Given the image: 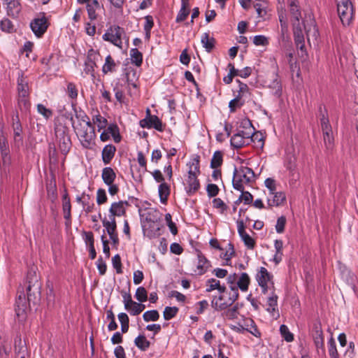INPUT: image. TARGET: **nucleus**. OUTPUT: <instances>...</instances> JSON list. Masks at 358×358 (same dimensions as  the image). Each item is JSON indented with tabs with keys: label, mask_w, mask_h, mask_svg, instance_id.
I'll return each instance as SVG.
<instances>
[{
	"label": "nucleus",
	"mask_w": 358,
	"mask_h": 358,
	"mask_svg": "<svg viewBox=\"0 0 358 358\" xmlns=\"http://www.w3.org/2000/svg\"><path fill=\"white\" fill-rule=\"evenodd\" d=\"M26 283L27 296L24 292H18L19 294L15 301V310L20 320L26 318L31 303L36 305L41 300V282L39 280V275L33 268L27 272Z\"/></svg>",
	"instance_id": "1"
},
{
	"label": "nucleus",
	"mask_w": 358,
	"mask_h": 358,
	"mask_svg": "<svg viewBox=\"0 0 358 358\" xmlns=\"http://www.w3.org/2000/svg\"><path fill=\"white\" fill-rule=\"evenodd\" d=\"M189 168L187 178L185 180V189L189 196L194 195L200 189V182L198 176L200 171V157L196 155L187 164Z\"/></svg>",
	"instance_id": "2"
},
{
	"label": "nucleus",
	"mask_w": 358,
	"mask_h": 358,
	"mask_svg": "<svg viewBox=\"0 0 358 358\" xmlns=\"http://www.w3.org/2000/svg\"><path fill=\"white\" fill-rule=\"evenodd\" d=\"M255 174L253 170L249 167L241 166L234 167L233 172L232 185L238 191H243L245 185H249L255 181Z\"/></svg>",
	"instance_id": "3"
},
{
	"label": "nucleus",
	"mask_w": 358,
	"mask_h": 358,
	"mask_svg": "<svg viewBox=\"0 0 358 358\" xmlns=\"http://www.w3.org/2000/svg\"><path fill=\"white\" fill-rule=\"evenodd\" d=\"M69 128L59 124L55 127V134L59 148L63 155H66L71 148V141Z\"/></svg>",
	"instance_id": "4"
},
{
	"label": "nucleus",
	"mask_w": 358,
	"mask_h": 358,
	"mask_svg": "<svg viewBox=\"0 0 358 358\" xmlns=\"http://www.w3.org/2000/svg\"><path fill=\"white\" fill-rule=\"evenodd\" d=\"M70 120L72 122V127L76 132V135L80 138V143L85 148H90L92 144V141L95 137L96 134L92 130L88 131L87 128L85 127L83 123L78 122L75 124L73 117H71Z\"/></svg>",
	"instance_id": "5"
},
{
	"label": "nucleus",
	"mask_w": 358,
	"mask_h": 358,
	"mask_svg": "<svg viewBox=\"0 0 358 358\" xmlns=\"http://www.w3.org/2000/svg\"><path fill=\"white\" fill-rule=\"evenodd\" d=\"M103 38L113 45H128L129 39L123 28L119 26L110 27L103 35Z\"/></svg>",
	"instance_id": "6"
},
{
	"label": "nucleus",
	"mask_w": 358,
	"mask_h": 358,
	"mask_svg": "<svg viewBox=\"0 0 358 358\" xmlns=\"http://www.w3.org/2000/svg\"><path fill=\"white\" fill-rule=\"evenodd\" d=\"M338 16L343 25H349L353 18L354 8L350 0H340L337 3Z\"/></svg>",
	"instance_id": "7"
},
{
	"label": "nucleus",
	"mask_w": 358,
	"mask_h": 358,
	"mask_svg": "<svg viewBox=\"0 0 358 358\" xmlns=\"http://www.w3.org/2000/svg\"><path fill=\"white\" fill-rule=\"evenodd\" d=\"M139 124L142 128H154L159 131H163L164 129L162 120L157 115H151L148 108L146 111V117L140 120Z\"/></svg>",
	"instance_id": "8"
},
{
	"label": "nucleus",
	"mask_w": 358,
	"mask_h": 358,
	"mask_svg": "<svg viewBox=\"0 0 358 358\" xmlns=\"http://www.w3.org/2000/svg\"><path fill=\"white\" fill-rule=\"evenodd\" d=\"M30 27L36 36H41L48 27V22L45 13H39V15L31 21Z\"/></svg>",
	"instance_id": "9"
},
{
	"label": "nucleus",
	"mask_w": 358,
	"mask_h": 358,
	"mask_svg": "<svg viewBox=\"0 0 358 358\" xmlns=\"http://www.w3.org/2000/svg\"><path fill=\"white\" fill-rule=\"evenodd\" d=\"M311 335L316 348L323 349L324 338L322 324L319 320H316L313 323Z\"/></svg>",
	"instance_id": "10"
},
{
	"label": "nucleus",
	"mask_w": 358,
	"mask_h": 358,
	"mask_svg": "<svg viewBox=\"0 0 358 358\" xmlns=\"http://www.w3.org/2000/svg\"><path fill=\"white\" fill-rule=\"evenodd\" d=\"M12 128L13 130V138L15 143L20 146L22 145L23 143V137H22V127L20 122L18 113H17L15 115H13L12 117Z\"/></svg>",
	"instance_id": "11"
},
{
	"label": "nucleus",
	"mask_w": 358,
	"mask_h": 358,
	"mask_svg": "<svg viewBox=\"0 0 358 358\" xmlns=\"http://www.w3.org/2000/svg\"><path fill=\"white\" fill-rule=\"evenodd\" d=\"M306 33V38L308 45H316L320 43L319 31L313 20L310 24L304 26Z\"/></svg>",
	"instance_id": "12"
},
{
	"label": "nucleus",
	"mask_w": 358,
	"mask_h": 358,
	"mask_svg": "<svg viewBox=\"0 0 358 358\" xmlns=\"http://www.w3.org/2000/svg\"><path fill=\"white\" fill-rule=\"evenodd\" d=\"M238 233L243 241L245 245L250 250L255 248V241L245 231V225L243 220L237 221Z\"/></svg>",
	"instance_id": "13"
},
{
	"label": "nucleus",
	"mask_w": 358,
	"mask_h": 358,
	"mask_svg": "<svg viewBox=\"0 0 358 358\" xmlns=\"http://www.w3.org/2000/svg\"><path fill=\"white\" fill-rule=\"evenodd\" d=\"M318 112L322 134L332 132V128L329 123L327 110L322 104L319 106Z\"/></svg>",
	"instance_id": "14"
},
{
	"label": "nucleus",
	"mask_w": 358,
	"mask_h": 358,
	"mask_svg": "<svg viewBox=\"0 0 358 358\" xmlns=\"http://www.w3.org/2000/svg\"><path fill=\"white\" fill-rule=\"evenodd\" d=\"M292 23L299 24L301 18V12L297 0H287Z\"/></svg>",
	"instance_id": "15"
},
{
	"label": "nucleus",
	"mask_w": 358,
	"mask_h": 358,
	"mask_svg": "<svg viewBox=\"0 0 358 358\" xmlns=\"http://www.w3.org/2000/svg\"><path fill=\"white\" fill-rule=\"evenodd\" d=\"M6 4L7 15L13 18L18 17L22 10L19 0H3Z\"/></svg>",
	"instance_id": "16"
},
{
	"label": "nucleus",
	"mask_w": 358,
	"mask_h": 358,
	"mask_svg": "<svg viewBox=\"0 0 358 358\" xmlns=\"http://www.w3.org/2000/svg\"><path fill=\"white\" fill-rule=\"evenodd\" d=\"M273 275L269 273L267 269L264 267H260L257 273L256 274L255 278L259 284L270 283L272 288L274 289V282L273 281Z\"/></svg>",
	"instance_id": "17"
},
{
	"label": "nucleus",
	"mask_w": 358,
	"mask_h": 358,
	"mask_svg": "<svg viewBox=\"0 0 358 358\" xmlns=\"http://www.w3.org/2000/svg\"><path fill=\"white\" fill-rule=\"evenodd\" d=\"M196 252L198 258L196 268L198 270V274L201 275L208 271V269L211 266V264L210 261L207 259L201 250H196Z\"/></svg>",
	"instance_id": "18"
},
{
	"label": "nucleus",
	"mask_w": 358,
	"mask_h": 358,
	"mask_svg": "<svg viewBox=\"0 0 358 358\" xmlns=\"http://www.w3.org/2000/svg\"><path fill=\"white\" fill-rule=\"evenodd\" d=\"M116 148L113 144H108L104 146L101 152V158L105 165L109 164L116 152Z\"/></svg>",
	"instance_id": "19"
},
{
	"label": "nucleus",
	"mask_w": 358,
	"mask_h": 358,
	"mask_svg": "<svg viewBox=\"0 0 358 358\" xmlns=\"http://www.w3.org/2000/svg\"><path fill=\"white\" fill-rule=\"evenodd\" d=\"M17 92L18 96H29L28 81L22 72L19 73L17 78Z\"/></svg>",
	"instance_id": "20"
},
{
	"label": "nucleus",
	"mask_w": 358,
	"mask_h": 358,
	"mask_svg": "<svg viewBox=\"0 0 358 358\" xmlns=\"http://www.w3.org/2000/svg\"><path fill=\"white\" fill-rule=\"evenodd\" d=\"M71 199L67 192V190L65 189L64 194L62 195V210L64 213V217L66 220L70 221L71 217Z\"/></svg>",
	"instance_id": "21"
},
{
	"label": "nucleus",
	"mask_w": 358,
	"mask_h": 358,
	"mask_svg": "<svg viewBox=\"0 0 358 358\" xmlns=\"http://www.w3.org/2000/svg\"><path fill=\"white\" fill-rule=\"evenodd\" d=\"M125 76L129 86L137 88L136 82L138 79V75L136 69L132 67H128L125 69Z\"/></svg>",
	"instance_id": "22"
},
{
	"label": "nucleus",
	"mask_w": 358,
	"mask_h": 358,
	"mask_svg": "<svg viewBox=\"0 0 358 358\" xmlns=\"http://www.w3.org/2000/svg\"><path fill=\"white\" fill-rule=\"evenodd\" d=\"M160 222H157L156 223H148V226L146 229H144V233H147V236L149 238H154L158 237L160 235V229H161Z\"/></svg>",
	"instance_id": "23"
},
{
	"label": "nucleus",
	"mask_w": 358,
	"mask_h": 358,
	"mask_svg": "<svg viewBox=\"0 0 358 358\" xmlns=\"http://www.w3.org/2000/svg\"><path fill=\"white\" fill-rule=\"evenodd\" d=\"M87 11L88 17L91 20H95L97 18V10L101 8L97 0H92L87 3Z\"/></svg>",
	"instance_id": "24"
},
{
	"label": "nucleus",
	"mask_w": 358,
	"mask_h": 358,
	"mask_svg": "<svg viewBox=\"0 0 358 358\" xmlns=\"http://www.w3.org/2000/svg\"><path fill=\"white\" fill-rule=\"evenodd\" d=\"M101 178L106 185H112L115 180L116 173L111 167L107 166L102 170Z\"/></svg>",
	"instance_id": "25"
},
{
	"label": "nucleus",
	"mask_w": 358,
	"mask_h": 358,
	"mask_svg": "<svg viewBox=\"0 0 358 358\" xmlns=\"http://www.w3.org/2000/svg\"><path fill=\"white\" fill-rule=\"evenodd\" d=\"M109 213V217L115 218V216L120 217L126 214V208L124 206H122V202H114L111 204Z\"/></svg>",
	"instance_id": "26"
},
{
	"label": "nucleus",
	"mask_w": 358,
	"mask_h": 358,
	"mask_svg": "<svg viewBox=\"0 0 358 358\" xmlns=\"http://www.w3.org/2000/svg\"><path fill=\"white\" fill-rule=\"evenodd\" d=\"M189 0H181V8L179 10L176 21L177 22H182L186 20L189 14Z\"/></svg>",
	"instance_id": "27"
},
{
	"label": "nucleus",
	"mask_w": 358,
	"mask_h": 358,
	"mask_svg": "<svg viewBox=\"0 0 358 358\" xmlns=\"http://www.w3.org/2000/svg\"><path fill=\"white\" fill-rule=\"evenodd\" d=\"M273 195V199H268L267 204L269 207L279 206L282 205L286 199L285 194L282 192H276Z\"/></svg>",
	"instance_id": "28"
},
{
	"label": "nucleus",
	"mask_w": 358,
	"mask_h": 358,
	"mask_svg": "<svg viewBox=\"0 0 358 358\" xmlns=\"http://www.w3.org/2000/svg\"><path fill=\"white\" fill-rule=\"evenodd\" d=\"M268 87L273 90V94L280 98L282 95V85L279 76L277 73L273 75V80L268 84Z\"/></svg>",
	"instance_id": "29"
},
{
	"label": "nucleus",
	"mask_w": 358,
	"mask_h": 358,
	"mask_svg": "<svg viewBox=\"0 0 358 358\" xmlns=\"http://www.w3.org/2000/svg\"><path fill=\"white\" fill-rule=\"evenodd\" d=\"M245 329L246 331L250 332L251 334L257 338L261 336V333L257 329L255 321L251 318H246L244 320Z\"/></svg>",
	"instance_id": "30"
},
{
	"label": "nucleus",
	"mask_w": 358,
	"mask_h": 358,
	"mask_svg": "<svg viewBox=\"0 0 358 358\" xmlns=\"http://www.w3.org/2000/svg\"><path fill=\"white\" fill-rule=\"evenodd\" d=\"M158 192L161 203H166L171 192L170 186L166 182L161 183L159 185Z\"/></svg>",
	"instance_id": "31"
},
{
	"label": "nucleus",
	"mask_w": 358,
	"mask_h": 358,
	"mask_svg": "<svg viewBox=\"0 0 358 358\" xmlns=\"http://www.w3.org/2000/svg\"><path fill=\"white\" fill-rule=\"evenodd\" d=\"M293 26V34H294V41L296 45H304L305 43V38L304 35L303 34V31L301 29V27L300 26V22L299 24L296 23H292Z\"/></svg>",
	"instance_id": "32"
},
{
	"label": "nucleus",
	"mask_w": 358,
	"mask_h": 358,
	"mask_svg": "<svg viewBox=\"0 0 358 358\" xmlns=\"http://www.w3.org/2000/svg\"><path fill=\"white\" fill-rule=\"evenodd\" d=\"M268 6V2L266 0H256L254 3L257 13L259 17H263L266 14V9Z\"/></svg>",
	"instance_id": "33"
},
{
	"label": "nucleus",
	"mask_w": 358,
	"mask_h": 358,
	"mask_svg": "<svg viewBox=\"0 0 358 358\" xmlns=\"http://www.w3.org/2000/svg\"><path fill=\"white\" fill-rule=\"evenodd\" d=\"M243 128L246 129V131H239L237 134H239L243 139L248 140L250 143V136L252 135V130H255L250 120H245L241 123Z\"/></svg>",
	"instance_id": "34"
},
{
	"label": "nucleus",
	"mask_w": 358,
	"mask_h": 358,
	"mask_svg": "<svg viewBox=\"0 0 358 358\" xmlns=\"http://www.w3.org/2000/svg\"><path fill=\"white\" fill-rule=\"evenodd\" d=\"M128 284V290L122 289L120 292V294L123 298V303L124 305L125 310H129V308H131V305L134 302V301L132 300L131 295L130 293V287H131V282L130 281L127 282Z\"/></svg>",
	"instance_id": "35"
},
{
	"label": "nucleus",
	"mask_w": 358,
	"mask_h": 358,
	"mask_svg": "<svg viewBox=\"0 0 358 358\" xmlns=\"http://www.w3.org/2000/svg\"><path fill=\"white\" fill-rule=\"evenodd\" d=\"M250 282V278L248 273H242L237 280L236 286L242 292H246Z\"/></svg>",
	"instance_id": "36"
},
{
	"label": "nucleus",
	"mask_w": 358,
	"mask_h": 358,
	"mask_svg": "<svg viewBox=\"0 0 358 358\" xmlns=\"http://www.w3.org/2000/svg\"><path fill=\"white\" fill-rule=\"evenodd\" d=\"M231 145L236 149L241 148L245 145H249L248 140H245L240 136L239 134H235L231 138Z\"/></svg>",
	"instance_id": "37"
},
{
	"label": "nucleus",
	"mask_w": 358,
	"mask_h": 358,
	"mask_svg": "<svg viewBox=\"0 0 358 358\" xmlns=\"http://www.w3.org/2000/svg\"><path fill=\"white\" fill-rule=\"evenodd\" d=\"M134 343L141 351L147 350L150 346V342L146 339L144 335L138 336L134 340Z\"/></svg>",
	"instance_id": "38"
},
{
	"label": "nucleus",
	"mask_w": 358,
	"mask_h": 358,
	"mask_svg": "<svg viewBox=\"0 0 358 358\" xmlns=\"http://www.w3.org/2000/svg\"><path fill=\"white\" fill-rule=\"evenodd\" d=\"M14 350L15 354L20 355L21 354H26L27 352V346L25 343H24L21 339L20 336H17L15 338L14 341Z\"/></svg>",
	"instance_id": "39"
},
{
	"label": "nucleus",
	"mask_w": 358,
	"mask_h": 358,
	"mask_svg": "<svg viewBox=\"0 0 358 358\" xmlns=\"http://www.w3.org/2000/svg\"><path fill=\"white\" fill-rule=\"evenodd\" d=\"M108 133L111 135L115 143H118L121 141L122 137L120 134L119 127L116 124H110L108 126Z\"/></svg>",
	"instance_id": "40"
},
{
	"label": "nucleus",
	"mask_w": 358,
	"mask_h": 358,
	"mask_svg": "<svg viewBox=\"0 0 358 358\" xmlns=\"http://www.w3.org/2000/svg\"><path fill=\"white\" fill-rule=\"evenodd\" d=\"M131 63L136 66H141L143 62L142 53L137 48H132L130 50Z\"/></svg>",
	"instance_id": "41"
},
{
	"label": "nucleus",
	"mask_w": 358,
	"mask_h": 358,
	"mask_svg": "<svg viewBox=\"0 0 358 358\" xmlns=\"http://www.w3.org/2000/svg\"><path fill=\"white\" fill-rule=\"evenodd\" d=\"M160 213L157 209H150L145 215V221L147 223H156L160 222Z\"/></svg>",
	"instance_id": "42"
},
{
	"label": "nucleus",
	"mask_w": 358,
	"mask_h": 358,
	"mask_svg": "<svg viewBox=\"0 0 358 358\" xmlns=\"http://www.w3.org/2000/svg\"><path fill=\"white\" fill-rule=\"evenodd\" d=\"M223 162V154L221 151L217 150L213 153L210 162V167L212 169H217L221 166Z\"/></svg>",
	"instance_id": "43"
},
{
	"label": "nucleus",
	"mask_w": 358,
	"mask_h": 358,
	"mask_svg": "<svg viewBox=\"0 0 358 358\" xmlns=\"http://www.w3.org/2000/svg\"><path fill=\"white\" fill-rule=\"evenodd\" d=\"M328 351L330 358H339L336 341L332 336L328 341Z\"/></svg>",
	"instance_id": "44"
},
{
	"label": "nucleus",
	"mask_w": 358,
	"mask_h": 358,
	"mask_svg": "<svg viewBox=\"0 0 358 358\" xmlns=\"http://www.w3.org/2000/svg\"><path fill=\"white\" fill-rule=\"evenodd\" d=\"M17 104L21 111H27L31 106L29 96H18Z\"/></svg>",
	"instance_id": "45"
},
{
	"label": "nucleus",
	"mask_w": 358,
	"mask_h": 358,
	"mask_svg": "<svg viewBox=\"0 0 358 358\" xmlns=\"http://www.w3.org/2000/svg\"><path fill=\"white\" fill-rule=\"evenodd\" d=\"M178 311H179V308L176 306H173V307L166 306L164 308V310L163 313V316H164V320H171L172 318L176 317V315L178 314Z\"/></svg>",
	"instance_id": "46"
},
{
	"label": "nucleus",
	"mask_w": 358,
	"mask_h": 358,
	"mask_svg": "<svg viewBox=\"0 0 358 358\" xmlns=\"http://www.w3.org/2000/svg\"><path fill=\"white\" fill-rule=\"evenodd\" d=\"M278 295L273 292L271 293V296L268 298L267 305L268 308H267L266 310L268 312H273L275 310V308L278 306Z\"/></svg>",
	"instance_id": "47"
},
{
	"label": "nucleus",
	"mask_w": 358,
	"mask_h": 358,
	"mask_svg": "<svg viewBox=\"0 0 358 358\" xmlns=\"http://www.w3.org/2000/svg\"><path fill=\"white\" fill-rule=\"evenodd\" d=\"M143 318L145 322H155L159 320V314L157 310H147L143 313Z\"/></svg>",
	"instance_id": "48"
},
{
	"label": "nucleus",
	"mask_w": 358,
	"mask_h": 358,
	"mask_svg": "<svg viewBox=\"0 0 358 358\" xmlns=\"http://www.w3.org/2000/svg\"><path fill=\"white\" fill-rule=\"evenodd\" d=\"M145 305L141 303V302L137 303L134 301L132 305H131V308L127 310L129 311L131 315H138L145 309Z\"/></svg>",
	"instance_id": "49"
},
{
	"label": "nucleus",
	"mask_w": 358,
	"mask_h": 358,
	"mask_svg": "<svg viewBox=\"0 0 358 358\" xmlns=\"http://www.w3.org/2000/svg\"><path fill=\"white\" fill-rule=\"evenodd\" d=\"M101 59V57L98 51L92 48L89 50L86 61L92 62V64H96V62Z\"/></svg>",
	"instance_id": "50"
},
{
	"label": "nucleus",
	"mask_w": 358,
	"mask_h": 358,
	"mask_svg": "<svg viewBox=\"0 0 358 358\" xmlns=\"http://www.w3.org/2000/svg\"><path fill=\"white\" fill-rule=\"evenodd\" d=\"M279 20L281 25V31L282 34V42L286 43L287 41L285 40V33L287 31V24L286 20V16L284 12L282 10L279 13Z\"/></svg>",
	"instance_id": "51"
},
{
	"label": "nucleus",
	"mask_w": 358,
	"mask_h": 358,
	"mask_svg": "<svg viewBox=\"0 0 358 358\" xmlns=\"http://www.w3.org/2000/svg\"><path fill=\"white\" fill-rule=\"evenodd\" d=\"M231 291L229 293V299L227 302V304L229 305V307L231 306L238 298V288L237 286H234L233 287H230Z\"/></svg>",
	"instance_id": "52"
},
{
	"label": "nucleus",
	"mask_w": 358,
	"mask_h": 358,
	"mask_svg": "<svg viewBox=\"0 0 358 358\" xmlns=\"http://www.w3.org/2000/svg\"><path fill=\"white\" fill-rule=\"evenodd\" d=\"M280 332L282 336V338L287 341V342H292L294 340V335L292 334L288 327L285 325L282 324L280 327Z\"/></svg>",
	"instance_id": "53"
},
{
	"label": "nucleus",
	"mask_w": 358,
	"mask_h": 358,
	"mask_svg": "<svg viewBox=\"0 0 358 358\" xmlns=\"http://www.w3.org/2000/svg\"><path fill=\"white\" fill-rule=\"evenodd\" d=\"M135 297L139 302H145L148 299V293L145 287H139L137 288Z\"/></svg>",
	"instance_id": "54"
},
{
	"label": "nucleus",
	"mask_w": 358,
	"mask_h": 358,
	"mask_svg": "<svg viewBox=\"0 0 358 358\" xmlns=\"http://www.w3.org/2000/svg\"><path fill=\"white\" fill-rule=\"evenodd\" d=\"M115 63L112 57L108 55L106 58V63L103 66V73H106L108 72H111L115 70Z\"/></svg>",
	"instance_id": "55"
},
{
	"label": "nucleus",
	"mask_w": 358,
	"mask_h": 358,
	"mask_svg": "<svg viewBox=\"0 0 358 358\" xmlns=\"http://www.w3.org/2000/svg\"><path fill=\"white\" fill-rule=\"evenodd\" d=\"M94 123L97 124L99 131L106 127L108 121L106 118L102 117L101 115H94L92 118Z\"/></svg>",
	"instance_id": "56"
},
{
	"label": "nucleus",
	"mask_w": 358,
	"mask_h": 358,
	"mask_svg": "<svg viewBox=\"0 0 358 358\" xmlns=\"http://www.w3.org/2000/svg\"><path fill=\"white\" fill-rule=\"evenodd\" d=\"M37 111L47 120L52 117L53 114L50 109L47 108L44 105L41 103H38L37 105Z\"/></svg>",
	"instance_id": "57"
},
{
	"label": "nucleus",
	"mask_w": 358,
	"mask_h": 358,
	"mask_svg": "<svg viewBox=\"0 0 358 358\" xmlns=\"http://www.w3.org/2000/svg\"><path fill=\"white\" fill-rule=\"evenodd\" d=\"M108 197L106 195V190L102 188L98 189L96 192V203L99 205L103 204L107 202Z\"/></svg>",
	"instance_id": "58"
},
{
	"label": "nucleus",
	"mask_w": 358,
	"mask_h": 358,
	"mask_svg": "<svg viewBox=\"0 0 358 358\" xmlns=\"http://www.w3.org/2000/svg\"><path fill=\"white\" fill-rule=\"evenodd\" d=\"M145 22L144 24V29L145 31V38H149L150 37V31L154 25L152 17L150 15H147L145 17Z\"/></svg>",
	"instance_id": "59"
},
{
	"label": "nucleus",
	"mask_w": 358,
	"mask_h": 358,
	"mask_svg": "<svg viewBox=\"0 0 358 358\" xmlns=\"http://www.w3.org/2000/svg\"><path fill=\"white\" fill-rule=\"evenodd\" d=\"M112 264L118 274L122 273L121 257L119 255H115L112 259Z\"/></svg>",
	"instance_id": "60"
},
{
	"label": "nucleus",
	"mask_w": 358,
	"mask_h": 358,
	"mask_svg": "<svg viewBox=\"0 0 358 358\" xmlns=\"http://www.w3.org/2000/svg\"><path fill=\"white\" fill-rule=\"evenodd\" d=\"M238 304H236L232 308L227 310L223 314L226 317H227L229 320L235 319L237 317L238 314Z\"/></svg>",
	"instance_id": "61"
},
{
	"label": "nucleus",
	"mask_w": 358,
	"mask_h": 358,
	"mask_svg": "<svg viewBox=\"0 0 358 358\" xmlns=\"http://www.w3.org/2000/svg\"><path fill=\"white\" fill-rule=\"evenodd\" d=\"M323 139L324 145L327 150H331L334 146L333 133L323 134Z\"/></svg>",
	"instance_id": "62"
},
{
	"label": "nucleus",
	"mask_w": 358,
	"mask_h": 358,
	"mask_svg": "<svg viewBox=\"0 0 358 358\" xmlns=\"http://www.w3.org/2000/svg\"><path fill=\"white\" fill-rule=\"evenodd\" d=\"M66 93L71 99H76L78 96V90L76 85L73 83H69L67 85Z\"/></svg>",
	"instance_id": "63"
},
{
	"label": "nucleus",
	"mask_w": 358,
	"mask_h": 358,
	"mask_svg": "<svg viewBox=\"0 0 358 358\" xmlns=\"http://www.w3.org/2000/svg\"><path fill=\"white\" fill-rule=\"evenodd\" d=\"M220 284V280H216L215 278H210L206 281V289L207 292H210L214 289H217L218 288Z\"/></svg>",
	"instance_id": "64"
}]
</instances>
